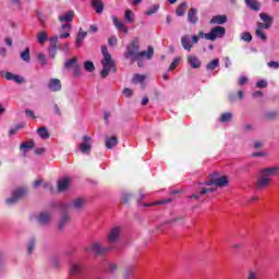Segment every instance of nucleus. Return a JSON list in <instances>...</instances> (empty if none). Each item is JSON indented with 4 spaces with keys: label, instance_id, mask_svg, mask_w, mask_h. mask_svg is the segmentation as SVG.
<instances>
[{
    "label": "nucleus",
    "instance_id": "f257e3e1",
    "mask_svg": "<svg viewBox=\"0 0 279 279\" xmlns=\"http://www.w3.org/2000/svg\"><path fill=\"white\" fill-rule=\"evenodd\" d=\"M141 50V41L138 37H134L130 44L126 46V50L124 51L123 56L125 60H141V58H147V60H151L154 56V47L148 46L147 51H140Z\"/></svg>",
    "mask_w": 279,
    "mask_h": 279
},
{
    "label": "nucleus",
    "instance_id": "f03ea898",
    "mask_svg": "<svg viewBox=\"0 0 279 279\" xmlns=\"http://www.w3.org/2000/svg\"><path fill=\"white\" fill-rule=\"evenodd\" d=\"M279 166L275 167H266L262 168L258 171L257 179L255 181V189L256 191H265V189H269L274 175H278Z\"/></svg>",
    "mask_w": 279,
    "mask_h": 279
},
{
    "label": "nucleus",
    "instance_id": "7ed1b4c3",
    "mask_svg": "<svg viewBox=\"0 0 279 279\" xmlns=\"http://www.w3.org/2000/svg\"><path fill=\"white\" fill-rule=\"evenodd\" d=\"M101 53L104 58L101 60L102 70L100 71V77L106 78L110 75V71L117 73V64L114 63V59H112L110 52H108L107 46H101Z\"/></svg>",
    "mask_w": 279,
    "mask_h": 279
},
{
    "label": "nucleus",
    "instance_id": "20e7f679",
    "mask_svg": "<svg viewBox=\"0 0 279 279\" xmlns=\"http://www.w3.org/2000/svg\"><path fill=\"white\" fill-rule=\"evenodd\" d=\"M112 250V246H104L101 242H93L89 246V252H93L96 256H104Z\"/></svg>",
    "mask_w": 279,
    "mask_h": 279
},
{
    "label": "nucleus",
    "instance_id": "39448f33",
    "mask_svg": "<svg viewBox=\"0 0 279 279\" xmlns=\"http://www.w3.org/2000/svg\"><path fill=\"white\" fill-rule=\"evenodd\" d=\"M226 36V27L216 26L211 28L209 33L206 35V40L215 41L217 38H223Z\"/></svg>",
    "mask_w": 279,
    "mask_h": 279
},
{
    "label": "nucleus",
    "instance_id": "423d86ee",
    "mask_svg": "<svg viewBox=\"0 0 279 279\" xmlns=\"http://www.w3.org/2000/svg\"><path fill=\"white\" fill-rule=\"evenodd\" d=\"M196 191H198L197 193L192 194L190 197V199H196L199 201L202 199L203 195H208V193H215V191H217V189L215 187H205L204 185H197Z\"/></svg>",
    "mask_w": 279,
    "mask_h": 279
},
{
    "label": "nucleus",
    "instance_id": "0eeeda50",
    "mask_svg": "<svg viewBox=\"0 0 279 279\" xmlns=\"http://www.w3.org/2000/svg\"><path fill=\"white\" fill-rule=\"evenodd\" d=\"M25 195H27V190L23 187L16 189L15 191H13L12 196L7 198V204H16V202H19V199H23Z\"/></svg>",
    "mask_w": 279,
    "mask_h": 279
},
{
    "label": "nucleus",
    "instance_id": "6e6552de",
    "mask_svg": "<svg viewBox=\"0 0 279 279\" xmlns=\"http://www.w3.org/2000/svg\"><path fill=\"white\" fill-rule=\"evenodd\" d=\"M215 186L218 189H225L230 184V180L226 175H221L219 172H213Z\"/></svg>",
    "mask_w": 279,
    "mask_h": 279
},
{
    "label": "nucleus",
    "instance_id": "1a4fd4ad",
    "mask_svg": "<svg viewBox=\"0 0 279 279\" xmlns=\"http://www.w3.org/2000/svg\"><path fill=\"white\" fill-rule=\"evenodd\" d=\"M119 236H121V229L119 227H114L108 234V243L112 245L119 241Z\"/></svg>",
    "mask_w": 279,
    "mask_h": 279
},
{
    "label": "nucleus",
    "instance_id": "9d476101",
    "mask_svg": "<svg viewBox=\"0 0 279 279\" xmlns=\"http://www.w3.org/2000/svg\"><path fill=\"white\" fill-rule=\"evenodd\" d=\"M78 149L82 154H90V149H93V146L90 145V136L83 137V143L78 145Z\"/></svg>",
    "mask_w": 279,
    "mask_h": 279
},
{
    "label": "nucleus",
    "instance_id": "9b49d317",
    "mask_svg": "<svg viewBox=\"0 0 279 279\" xmlns=\"http://www.w3.org/2000/svg\"><path fill=\"white\" fill-rule=\"evenodd\" d=\"M48 88L51 93H60L62 90V82L59 78H51L48 83Z\"/></svg>",
    "mask_w": 279,
    "mask_h": 279
},
{
    "label": "nucleus",
    "instance_id": "f8f14e48",
    "mask_svg": "<svg viewBox=\"0 0 279 279\" xmlns=\"http://www.w3.org/2000/svg\"><path fill=\"white\" fill-rule=\"evenodd\" d=\"M187 21L192 23V25H197L199 22V16H197V9L191 8L187 12Z\"/></svg>",
    "mask_w": 279,
    "mask_h": 279
},
{
    "label": "nucleus",
    "instance_id": "ddd939ff",
    "mask_svg": "<svg viewBox=\"0 0 279 279\" xmlns=\"http://www.w3.org/2000/svg\"><path fill=\"white\" fill-rule=\"evenodd\" d=\"M86 36H88V33L80 28L75 39L76 49H80V47H82V45L84 44V38H86Z\"/></svg>",
    "mask_w": 279,
    "mask_h": 279
},
{
    "label": "nucleus",
    "instance_id": "4468645a",
    "mask_svg": "<svg viewBox=\"0 0 279 279\" xmlns=\"http://www.w3.org/2000/svg\"><path fill=\"white\" fill-rule=\"evenodd\" d=\"M181 46L185 51H191L193 49V43L191 40V35H184L181 37Z\"/></svg>",
    "mask_w": 279,
    "mask_h": 279
},
{
    "label": "nucleus",
    "instance_id": "2eb2a0df",
    "mask_svg": "<svg viewBox=\"0 0 279 279\" xmlns=\"http://www.w3.org/2000/svg\"><path fill=\"white\" fill-rule=\"evenodd\" d=\"M51 219H52L51 214L47 213V211H44V213L39 214V216H38V222L41 226H48V223L51 222Z\"/></svg>",
    "mask_w": 279,
    "mask_h": 279
},
{
    "label": "nucleus",
    "instance_id": "dca6fc26",
    "mask_svg": "<svg viewBox=\"0 0 279 279\" xmlns=\"http://www.w3.org/2000/svg\"><path fill=\"white\" fill-rule=\"evenodd\" d=\"M72 208H74V210H82L84 208V206H86V198H75L72 201L71 204Z\"/></svg>",
    "mask_w": 279,
    "mask_h": 279
},
{
    "label": "nucleus",
    "instance_id": "f3484780",
    "mask_svg": "<svg viewBox=\"0 0 279 279\" xmlns=\"http://www.w3.org/2000/svg\"><path fill=\"white\" fill-rule=\"evenodd\" d=\"M75 16V11H68L66 13L59 15L60 23H71Z\"/></svg>",
    "mask_w": 279,
    "mask_h": 279
},
{
    "label": "nucleus",
    "instance_id": "a211bd4d",
    "mask_svg": "<svg viewBox=\"0 0 279 279\" xmlns=\"http://www.w3.org/2000/svg\"><path fill=\"white\" fill-rule=\"evenodd\" d=\"M35 147H36V143L33 140H31L29 142H24L20 145V151L27 154L29 149H34Z\"/></svg>",
    "mask_w": 279,
    "mask_h": 279
},
{
    "label": "nucleus",
    "instance_id": "6ab92c4d",
    "mask_svg": "<svg viewBox=\"0 0 279 279\" xmlns=\"http://www.w3.org/2000/svg\"><path fill=\"white\" fill-rule=\"evenodd\" d=\"M225 23H228V16L226 15H215L210 20L211 25H223Z\"/></svg>",
    "mask_w": 279,
    "mask_h": 279
},
{
    "label": "nucleus",
    "instance_id": "aec40b11",
    "mask_svg": "<svg viewBox=\"0 0 279 279\" xmlns=\"http://www.w3.org/2000/svg\"><path fill=\"white\" fill-rule=\"evenodd\" d=\"M187 64H190L192 69H199L202 66V61L195 56H187Z\"/></svg>",
    "mask_w": 279,
    "mask_h": 279
},
{
    "label": "nucleus",
    "instance_id": "412c9836",
    "mask_svg": "<svg viewBox=\"0 0 279 279\" xmlns=\"http://www.w3.org/2000/svg\"><path fill=\"white\" fill-rule=\"evenodd\" d=\"M20 58L21 60H23V62H26V64H29V62H32V52L29 50V47H26L25 50L20 53Z\"/></svg>",
    "mask_w": 279,
    "mask_h": 279
},
{
    "label": "nucleus",
    "instance_id": "4be33fe9",
    "mask_svg": "<svg viewBox=\"0 0 279 279\" xmlns=\"http://www.w3.org/2000/svg\"><path fill=\"white\" fill-rule=\"evenodd\" d=\"M185 219H186V216H183V215H180V216H177L168 221H166L165 223L169 225V226H172V223H180L181 226H185Z\"/></svg>",
    "mask_w": 279,
    "mask_h": 279
},
{
    "label": "nucleus",
    "instance_id": "5701e85b",
    "mask_svg": "<svg viewBox=\"0 0 279 279\" xmlns=\"http://www.w3.org/2000/svg\"><path fill=\"white\" fill-rule=\"evenodd\" d=\"M92 8L96 14H101L104 12V2L101 0H92Z\"/></svg>",
    "mask_w": 279,
    "mask_h": 279
},
{
    "label": "nucleus",
    "instance_id": "b1692460",
    "mask_svg": "<svg viewBox=\"0 0 279 279\" xmlns=\"http://www.w3.org/2000/svg\"><path fill=\"white\" fill-rule=\"evenodd\" d=\"M83 266L81 264H73L70 268V276L75 277L82 274Z\"/></svg>",
    "mask_w": 279,
    "mask_h": 279
},
{
    "label": "nucleus",
    "instance_id": "393cba45",
    "mask_svg": "<svg viewBox=\"0 0 279 279\" xmlns=\"http://www.w3.org/2000/svg\"><path fill=\"white\" fill-rule=\"evenodd\" d=\"M112 21H113V25L117 29H121L122 32H124L125 34H128V27H125V24H123L121 22V20H119V17L117 16H113L112 17Z\"/></svg>",
    "mask_w": 279,
    "mask_h": 279
},
{
    "label": "nucleus",
    "instance_id": "a878e982",
    "mask_svg": "<svg viewBox=\"0 0 279 279\" xmlns=\"http://www.w3.org/2000/svg\"><path fill=\"white\" fill-rule=\"evenodd\" d=\"M245 3L247 5V8H250L254 12H258L260 10V4L256 0H245Z\"/></svg>",
    "mask_w": 279,
    "mask_h": 279
},
{
    "label": "nucleus",
    "instance_id": "bb28decb",
    "mask_svg": "<svg viewBox=\"0 0 279 279\" xmlns=\"http://www.w3.org/2000/svg\"><path fill=\"white\" fill-rule=\"evenodd\" d=\"M132 274H134V266H130V267H126L123 272H122V276L124 279H130V277L132 276ZM109 279H119L114 276H111Z\"/></svg>",
    "mask_w": 279,
    "mask_h": 279
},
{
    "label": "nucleus",
    "instance_id": "cd10ccee",
    "mask_svg": "<svg viewBox=\"0 0 279 279\" xmlns=\"http://www.w3.org/2000/svg\"><path fill=\"white\" fill-rule=\"evenodd\" d=\"M37 134L40 136V138H43L44 141L49 140V137L51 136V134H49V131L47 130L46 126H41L39 129H37Z\"/></svg>",
    "mask_w": 279,
    "mask_h": 279
},
{
    "label": "nucleus",
    "instance_id": "c85d7f7f",
    "mask_svg": "<svg viewBox=\"0 0 279 279\" xmlns=\"http://www.w3.org/2000/svg\"><path fill=\"white\" fill-rule=\"evenodd\" d=\"M105 145L107 149H112V147H116V145H119V140L117 136H112L106 140Z\"/></svg>",
    "mask_w": 279,
    "mask_h": 279
},
{
    "label": "nucleus",
    "instance_id": "c756f323",
    "mask_svg": "<svg viewBox=\"0 0 279 279\" xmlns=\"http://www.w3.org/2000/svg\"><path fill=\"white\" fill-rule=\"evenodd\" d=\"M187 8L189 4L186 2H181L175 10L177 16H184V13L186 12Z\"/></svg>",
    "mask_w": 279,
    "mask_h": 279
},
{
    "label": "nucleus",
    "instance_id": "7c9ffc66",
    "mask_svg": "<svg viewBox=\"0 0 279 279\" xmlns=\"http://www.w3.org/2000/svg\"><path fill=\"white\" fill-rule=\"evenodd\" d=\"M69 189V179H61L58 182V191L59 193H64V191Z\"/></svg>",
    "mask_w": 279,
    "mask_h": 279
},
{
    "label": "nucleus",
    "instance_id": "2f4dec72",
    "mask_svg": "<svg viewBox=\"0 0 279 279\" xmlns=\"http://www.w3.org/2000/svg\"><path fill=\"white\" fill-rule=\"evenodd\" d=\"M68 223H69V215L62 214L61 219L58 225V229L61 231L64 230V228L66 227Z\"/></svg>",
    "mask_w": 279,
    "mask_h": 279
},
{
    "label": "nucleus",
    "instance_id": "473e14b6",
    "mask_svg": "<svg viewBox=\"0 0 279 279\" xmlns=\"http://www.w3.org/2000/svg\"><path fill=\"white\" fill-rule=\"evenodd\" d=\"M58 51H60V45H51L48 48V53L52 60L56 59V56H58Z\"/></svg>",
    "mask_w": 279,
    "mask_h": 279
},
{
    "label": "nucleus",
    "instance_id": "72a5a7b5",
    "mask_svg": "<svg viewBox=\"0 0 279 279\" xmlns=\"http://www.w3.org/2000/svg\"><path fill=\"white\" fill-rule=\"evenodd\" d=\"M259 19L264 23H267L268 25H274V16L267 14V13H259Z\"/></svg>",
    "mask_w": 279,
    "mask_h": 279
},
{
    "label": "nucleus",
    "instance_id": "f704fd0d",
    "mask_svg": "<svg viewBox=\"0 0 279 279\" xmlns=\"http://www.w3.org/2000/svg\"><path fill=\"white\" fill-rule=\"evenodd\" d=\"M233 118H234V114H232V112H225V113H221L220 116V122L230 123V121H232Z\"/></svg>",
    "mask_w": 279,
    "mask_h": 279
},
{
    "label": "nucleus",
    "instance_id": "c9c22d12",
    "mask_svg": "<svg viewBox=\"0 0 279 279\" xmlns=\"http://www.w3.org/2000/svg\"><path fill=\"white\" fill-rule=\"evenodd\" d=\"M198 186H204L206 189V186H215V177L214 174H209V179L204 182V183H198Z\"/></svg>",
    "mask_w": 279,
    "mask_h": 279
},
{
    "label": "nucleus",
    "instance_id": "e433bc0d",
    "mask_svg": "<svg viewBox=\"0 0 279 279\" xmlns=\"http://www.w3.org/2000/svg\"><path fill=\"white\" fill-rule=\"evenodd\" d=\"M76 63H77V57L69 59L64 63V69H66V70L73 69V66H75Z\"/></svg>",
    "mask_w": 279,
    "mask_h": 279
},
{
    "label": "nucleus",
    "instance_id": "4c0bfd02",
    "mask_svg": "<svg viewBox=\"0 0 279 279\" xmlns=\"http://www.w3.org/2000/svg\"><path fill=\"white\" fill-rule=\"evenodd\" d=\"M217 66H219V59H214L206 65V69L207 71H215Z\"/></svg>",
    "mask_w": 279,
    "mask_h": 279
},
{
    "label": "nucleus",
    "instance_id": "58836bf2",
    "mask_svg": "<svg viewBox=\"0 0 279 279\" xmlns=\"http://www.w3.org/2000/svg\"><path fill=\"white\" fill-rule=\"evenodd\" d=\"M46 40H47V32L45 31L39 32L37 35V41L39 43V45H45Z\"/></svg>",
    "mask_w": 279,
    "mask_h": 279
},
{
    "label": "nucleus",
    "instance_id": "ea45409f",
    "mask_svg": "<svg viewBox=\"0 0 279 279\" xmlns=\"http://www.w3.org/2000/svg\"><path fill=\"white\" fill-rule=\"evenodd\" d=\"M124 19L128 23H134V12H132V10L128 9L124 13Z\"/></svg>",
    "mask_w": 279,
    "mask_h": 279
},
{
    "label": "nucleus",
    "instance_id": "a19ab883",
    "mask_svg": "<svg viewBox=\"0 0 279 279\" xmlns=\"http://www.w3.org/2000/svg\"><path fill=\"white\" fill-rule=\"evenodd\" d=\"M265 119L267 121H275V119H278V111H268L265 113Z\"/></svg>",
    "mask_w": 279,
    "mask_h": 279
},
{
    "label": "nucleus",
    "instance_id": "79ce46f5",
    "mask_svg": "<svg viewBox=\"0 0 279 279\" xmlns=\"http://www.w3.org/2000/svg\"><path fill=\"white\" fill-rule=\"evenodd\" d=\"M84 69L85 71H87V73H93V71H95V64L93 63V61H86L84 63Z\"/></svg>",
    "mask_w": 279,
    "mask_h": 279
},
{
    "label": "nucleus",
    "instance_id": "37998d69",
    "mask_svg": "<svg viewBox=\"0 0 279 279\" xmlns=\"http://www.w3.org/2000/svg\"><path fill=\"white\" fill-rule=\"evenodd\" d=\"M145 82V75L135 74L133 76V84H143Z\"/></svg>",
    "mask_w": 279,
    "mask_h": 279
},
{
    "label": "nucleus",
    "instance_id": "c03bdc74",
    "mask_svg": "<svg viewBox=\"0 0 279 279\" xmlns=\"http://www.w3.org/2000/svg\"><path fill=\"white\" fill-rule=\"evenodd\" d=\"M245 279H260V277L258 276V271L248 270Z\"/></svg>",
    "mask_w": 279,
    "mask_h": 279
},
{
    "label": "nucleus",
    "instance_id": "a18cd8bd",
    "mask_svg": "<svg viewBox=\"0 0 279 279\" xmlns=\"http://www.w3.org/2000/svg\"><path fill=\"white\" fill-rule=\"evenodd\" d=\"M158 10H160V4H155L146 11V15L151 16V14H156V12H158Z\"/></svg>",
    "mask_w": 279,
    "mask_h": 279
},
{
    "label": "nucleus",
    "instance_id": "49530a36",
    "mask_svg": "<svg viewBox=\"0 0 279 279\" xmlns=\"http://www.w3.org/2000/svg\"><path fill=\"white\" fill-rule=\"evenodd\" d=\"M255 36H257V38H260V40H263L264 43H266L267 40V35L260 29L255 31Z\"/></svg>",
    "mask_w": 279,
    "mask_h": 279
},
{
    "label": "nucleus",
    "instance_id": "de8ad7c7",
    "mask_svg": "<svg viewBox=\"0 0 279 279\" xmlns=\"http://www.w3.org/2000/svg\"><path fill=\"white\" fill-rule=\"evenodd\" d=\"M241 40H244V43H252V34L248 32L242 33Z\"/></svg>",
    "mask_w": 279,
    "mask_h": 279
},
{
    "label": "nucleus",
    "instance_id": "09e8293b",
    "mask_svg": "<svg viewBox=\"0 0 279 279\" xmlns=\"http://www.w3.org/2000/svg\"><path fill=\"white\" fill-rule=\"evenodd\" d=\"M34 247H36V239L31 240L27 247V254H32L34 252Z\"/></svg>",
    "mask_w": 279,
    "mask_h": 279
},
{
    "label": "nucleus",
    "instance_id": "8fccbe9b",
    "mask_svg": "<svg viewBox=\"0 0 279 279\" xmlns=\"http://www.w3.org/2000/svg\"><path fill=\"white\" fill-rule=\"evenodd\" d=\"M178 64H180V58H175L172 63L170 64L168 71H174V69H178Z\"/></svg>",
    "mask_w": 279,
    "mask_h": 279
},
{
    "label": "nucleus",
    "instance_id": "3c124183",
    "mask_svg": "<svg viewBox=\"0 0 279 279\" xmlns=\"http://www.w3.org/2000/svg\"><path fill=\"white\" fill-rule=\"evenodd\" d=\"M73 73L75 77L82 76V66L81 65H74Z\"/></svg>",
    "mask_w": 279,
    "mask_h": 279
},
{
    "label": "nucleus",
    "instance_id": "603ef678",
    "mask_svg": "<svg viewBox=\"0 0 279 279\" xmlns=\"http://www.w3.org/2000/svg\"><path fill=\"white\" fill-rule=\"evenodd\" d=\"M108 271H110L111 274L119 271V265L114 263L109 264Z\"/></svg>",
    "mask_w": 279,
    "mask_h": 279
},
{
    "label": "nucleus",
    "instance_id": "864d4df0",
    "mask_svg": "<svg viewBox=\"0 0 279 279\" xmlns=\"http://www.w3.org/2000/svg\"><path fill=\"white\" fill-rule=\"evenodd\" d=\"M271 27V24H267V23H262V22H258L257 23V29H260V31H263V29H269Z\"/></svg>",
    "mask_w": 279,
    "mask_h": 279
},
{
    "label": "nucleus",
    "instance_id": "5fc2aeb1",
    "mask_svg": "<svg viewBox=\"0 0 279 279\" xmlns=\"http://www.w3.org/2000/svg\"><path fill=\"white\" fill-rule=\"evenodd\" d=\"M37 60H39V62L43 64V66H45L47 64V57H45L44 53H38Z\"/></svg>",
    "mask_w": 279,
    "mask_h": 279
},
{
    "label": "nucleus",
    "instance_id": "6e6d98bb",
    "mask_svg": "<svg viewBox=\"0 0 279 279\" xmlns=\"http://www.w3.org/2000/svg\"><path fill=\"white\" fill-rule=\"evenodd\" d=\"M13 82H15V84H23L25 82V78H23V76L19 74H14Z\"/></svg>",
    "mask_w": 279,
    "mask_h": 279
},
{
    "label": "nucleus",
    "instance_id": "4d7b16f0",
    "mask_svg": "<svg viewBox=\"0 0 279 279\" xmlns=\"http://www.w3.org/2000/svg\"><path fill=\"white\" fill-rule=\"evenodd\" d=\"M117 43H118L117 37H114V36L109 37V39H108V45H109V47H114V46H117Z\"/></svg>",
    "mask_w": 279,
    "mask_h": 279
},
{
    "label": "nucleus",
    "instance_id": "13d9d810",
    "mask_svg": "<svg viewBox=\"0 0 279 279\" xmlns=\"http://www.w3.org/2000/svg\"><path fill=\"white\" fill-rule=\"evenodd\" d=\"M257 88H267V81L260 80L256 83Z\"/></svg>",
    "mask_w": 279,
    "mask_h": 279
},
{
    "label": "nucleus",
    "instance_id": "bf43d9fd",
    "mask_svg": "<svg viewBox=\"0 0 279 279\" xmlns=\"http://www.w3.org/2000/svg\"><path fill=\"white\" fill-rule=\"evenodd\" d=\"M130 199H132V194H123L122 204H129Z\"/></svg>",
    "mask_w": 279,
    "mask_h": 279
},
{
    "label": "nucleus",
    "instance_id": "052dcab7",
    "mask_svg": "<svg viewBox=\"0 0 279 279\" xmlns=\"http://www.w3.org/2000/svg\"><path fill=\"white\" fill-rule=\"evenodd\" d=\"M122 93L124 97H132V95H134V92L131 88H124Z\"/></svg>",
    "mask_w": 279,
    "mask_h": 279
},
{
    "label": "nucleus",
    "instance_id": "680f3d73",
    "mask_svg": "<svg viewBox=\"0 0 279 279\" xmlns=\"http://www.w3.org/2000/svg\"><path fill=\"white\" fill-rule=\"evenodd\" d=\"M14 73H12V72H7L5 74H4V77L9 81V82H13V80H14Z\"/></svg>",
    "mask_w": 279,
    "mask_h": 279
},
{
    "label": "nucleus",
    "instance_id": "e2e57ef3",
    "mask_svg": "<svg viewBox=\"0 0 279 279\" xmlns=\"http://www.w3.org/2000/svg\"><path fill=\"white\" fill-rule=\"evenodd\" d=\"M239 86H243L244 84H247V76H241L238 82Z\"/></svg>",
    "mask_w": 279,
    "mask_h": 279
},
{
    "label": "nucleus",
    "instance_id": "0e129e2a",
    "mask_svg": "<svg viewBox=\"0 0 279 279\" xmlns=\"http://www.w3.org/2000/svg\"><path fill=\"white\" fill-rule=\"evenodd\" d=\"M60 32H71V24H63Z\"/></svg>",
    "mask_w": 279,
    "mask_h": 279
},
{
    "label": "nucleus",
    "instance_id": "69168bd1",
    "mask_svg": "<svg viewBox=\"0 0 279 279\" xmlns=\"http://www.w3.org/2000/svg\"><path fill=\"white\" fill-rule=\"evenodd\" d=\"M25 114L26 117H31V119H37L36 116L34 114V111H32L31 109H26Z\"/></svg>",
    "mask_w": 279,
    "mask_h": 279
},
{
    "label": "nucleus",
    "instance_id": "338daca9",
    "mask_svg": "<svg viewBox=\"0 0 279 279\" xmlns=\"http://www.w3.org/2000/svg\"><path fill=\"white\" fill-rule=\"evenodd\" d=\"M45 151H47V149H45V148H36L35 149V156H43V154H45Z\"/></svg>",
    "mask_w": 279,
    "mask_h": 279
},
{
    "label": "nucleus",
    "instance_id": "774afa93",
    "mask_svg": "<svg viewBox=\"0 0 279 279\" xmlns=\"http://www.w3.org/2000/svg\"><path fill=\"white\" fill-rule=\"evenodd\" d=\"M268 66L274 68V69H279V63L276 61H270V62H268Z\"/></svg>",
    "mask_w": 279,
    "mask_h": 279
}]
</instances>
